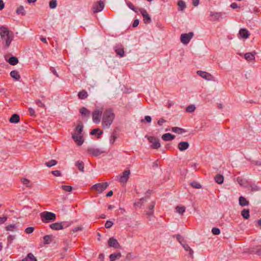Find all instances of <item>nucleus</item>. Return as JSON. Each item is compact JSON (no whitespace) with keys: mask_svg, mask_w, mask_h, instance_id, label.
Wrapping results in <instances>:
<instances>
[{"mask_svg":"<svg viewBox=\"0 0 261 261\" xmlns=\"http://www.w3.org/2000/svg\"><path fill=\"white\" fill-rule=\"evenodd\" d=\"M223 14L221 12L211 13V15L214 17L216 20H219L220 18H221L223 16Z\"/></svg>","mask_w":261,"mask_h":261,"instance_id":"nucleus-36","label":"nucleus"},{"mask_svg":"<svg viewBox=\"0 0 261 261\" xmlns=\"http://www.w3.org/2000/svg\"><path fill=\"white\" fill-rule=\"evenodd\" d=\"M193 36L194 34L193 32H190L188 34H182L180 36L181 42L184 44H187L193 38Z\"/></svg>","mask_w":261,"mask_h":261,"instance_id":"nucleus-7","label":"nucleus"},{"mask_svg":"<svg viewBox=\"0 0 261 261\" xmlns=\"http://www.w3.org/2000/svg\"><path fill=\"white\" fill-rule=\"evenodd\" d=\"M166 122V120L164 119L163 118L160 119L158 121V124L160 126H162L163 124V123H165Z\"/></svg>","mask_w":261,"mask_h":261,"instance_id":"nucleus-60","label":"nucleus"},{"mask_svg":"<svg viewBox=\"0 0 261 261\" xmlns=\"http://www.w3.org/2000/svg\"><path fill=\"white\" fill-rule=\"evenodd\" d=\"M61 188L65 192H71L72 190V187L70 186L63 185L61 186Z\"/></svg>","mask_w":261,"mask_h":261,"instance_id":"nucleus-42","label":"nucleus"},{"mask_svg":"<svg viewBox=\"0 0 261 261\" xmlns=\"http://www.w3.org/2000/svg\"><path fill=\"white\" fill-rule=\"evenodd\" d=\"M113 224V223L112 221L108 220L106 222L105 226L106 228H110L112 226Z\"/></svg>","mask_w":261,"mask_h":261,"instance_id":"nucleus-52","label":"nucleus"},{"mask_svg":"<svg viewBox=\"0 0 261 261\" xmlns=\"http://www.w3.org/2000/svg\"><path fill=\"white\" fill-rule=\"evenodd\" d=\"M11 76L15 80H18L20 78V76L19 74L18 71L16 70H13L10 72Z\"/></svg>","mask_w":261,"mask_h":261,"instance_id":"nucleus-31","label":"nucleus"},{"mask_svg":"<svg viewBox=\"0 0 261 261\" xmlns=\"http://www.w3.org/2000/svg\"><path fill=\"white\" fill-rule=\"evenodd\" d=\"M88 95L87 92L85 90H82V91H80L78 94L79 98L82 99L86 98L87 97Z\"/></svg>","mask_w":261,"mask_h":261,"instance_id":"nucleus-34","label":"nucleus"},{"mask_svg":"<svg viewBox=\"0 0 261 261\" xmlns=\"http://www.w3.org/2000/svg\"><path fill=\"white\" fill-rule=\"evenodd\" d=\"M212 232L214 234L218 235V234H220V230L218 228L214 227L212 228Z\"/></svg>","mask_w":261,"mask_h":261,"instance_id":"nucleus-49","label":"nucleus"},{"mask_svg":"<svg viewBox=\"0 0 261 261\" xmlns=\"http://www.w3.org/2000/svg\"><path fill=\"white\" fill-rule=\"evenodd\" d=\"M182 245L186 251H189V254L190 256L193 257V251L192 250L190 247L186 244H183Z\"/></svg>","mask_w":261,"mask_h":261,"instance_id":"nucleus-35","label":"nucleus"},{"mask_svg":"<svg viewBox=\"0 0 261 261\" xmlns=\"http://www.w3.org/2000/svg\"><path fill=\"white\" fill-rule=\"evenodd\" d=\"M237 181L241 186H244L245 184V180L241 177H238L237 178Z\"/></svg>","mask_w":261,"mask_h":261,"instance_id":"nucleus-51","label":"nucleus"},{"mask_svg":"<svg viewBox=\"0 0 261 261\" xmlns=\"http://www.w3.org/2000/svg\"><path fill=\"white\" fill-rule=\"evenodd\" d=\"M116 139V137L115 135H113L110 138V142L111 144H113L114 143L115 140Z\"/></svg>","mask_w":261,"mask_h":261,"instance_id":"nucleus-57","label":"nucleus"},{"mask_svg":"<svg viewBox=\"0 0 261 261\" xmlns=\"http://www.w3.org/2000/svg\"><path fill=\"white\" fill-rule=\"evenodd\" d=\"M16 13L17 15H21L23 16L25 14V12L23 6H20L18 7L16 11Z\"/></svg>","mask_w":261,"mask_h":261,"instance_id":"nucleus-29","label":"nucleus"},{"mask_svg":"<svg viewBox=\"0 0 261 261\" xmlns=\"http://www.w3.org/2000/svg\"><path fill=\"white\" fill-rule=\"evenodd\" d=\"M108 244L110 247L118 248L120 247V244L117 240L113 237L110 238L108 241Z\"/></svg>","mask_w":261,"mask_h":261,"instance_id":"nucleus-14","label":"nucleus"},{"mask_svg":"<svg viewBox=\"0 0 261 261\" xmlns=\"http://www.w3.org/2000/svg\"><path fill=\"white\" fill-rule=\"evenodd\" d=\"M148 139L149 142L151 143V147L153 149H158L161 147V144L159 141V139L154 137H148L145 136Z\"/></svg>","mask_w":261,"mask_h":261,"instance_id":"nucleus-6","label":"nucleus"},{"mask_svg":"<svg viewBox=\"0 0 261 261\" xmlns=\"http://www.w3.org/2000/svg\"><path fill=\"white\" fill-rule=\"evenodd\" d=\"M189 144L188 142H180L178 145V148L180 151H184L188 148Z\"/></svg>","mask_w":261,"mask_h":261,"instance_id":"nucleus-19","label":"nucleus"},{"mask_svg":"<svg viewBox=\"0 0 261 261\" xmlns=\"http://www.w3.org/2000/svg\"><path fill=\"white\" fill-rule=\"evenodd\" d=\"M162 138L165 141H169L173 140L175 138V136L170 133H166L162 136Z\"/></svg>","mask_w":261,"mask_h":261,"instance_id":"nucleus-20","label":"nucleus"},{"mask_svg":"<svg viewBox=\"0 0 261 261\" xmlns=\"http://www.w3.org/2000/svg\"><path fill=\"white\" fill-rule=\"evenodd\" d=\"M7 219V217L6 216H4L3 217H0V224L5 223Z\"/></svg>","mask_w":261,"mask_h":261,"instance_id":"nucleus-61","label":"nucleus"},{"mask_svg":"<svg viewBox=\"0 0 261 261\" xmlns=\"http://www.w3.org/2000/svg\"><path fill=\"white\" fill-rule=\"evenodd\" d=\"M14 239H15V237L14 236H11V235L9 236L8 237V238H7V240H8V244H11Z\"/></svg>","mask_w":261,"mask_h":261,"instance_id":"nucleus-55","label":"nucleus"},{"mask_svg":"<svg viewBox=\"0 0 261 261\" xmlns=\"http://www.w3.org/2000/svg\"><path fill=\"white\" fill-rule=\"evenodd\" d=\"M191 186L196 189H200L201 188V185L197 181H193L191 184Z\"/></svg>","mask_w":261,"mask_h":261,"instance_id":"nucleus-44","label":"nucleus"},{"mask_svg":"<svg viewBox=\"0 0 261 261\" xmlns=\"http://www.w3.org/2000/svg\"><path fill=\"white\" fill-rule=\"evenodd\" d=\"M80 112L83 116L88 117L90 116V112L85 107H82L80 110Z\"/></svg>","mask_w":261,"mask_h":261,"instance_id":"nucleus-23","label":"nucleus"},{"mask_svg":"<svg viewBox=\"0 0 261 261\" xmlns=\"http://www.w3.org/2000/svg\"><path fill=\"white\" fill-rule=\"evenodd\" d=\"M104 8V3L101 1H99L95 3L93 6V12L98 13L102 10Z\"/></svg>","mask_w":261,"mask_h":261,"instance_id":"nucleus-9","label":"nucleus"},{"mask_svg":"<svg viewBox=\"0 0 261 261\" xmlns=\"http://www.w3.org/2000/svg\"><path fill=\"white\" fill-rule=\"evenodd\" d=\"M258 248L256 249L255 251H253V252H255L257 254H261V246L257 247Z\"/></svg>","mask_w":261,"mask_h":261,"instance_id":"nucleus-64","label":"nucleus"},{"mask_svg":"<svg viewBox=\"0 0 261 261\" xmlns=\"http://www.w3.org/2000/svg\"><path fill=\"white\" fill-rule=\"evenodd\" d=\"M36 103L40 107H45V105L43 103H42L40 100H36Z\"/></svg>","mask_w":261,"mask_h":261,"instance_id":"nucleus-58","label":"nucleus"},{"mask_svg":"<svg viewBox=\"0 0 261 261\" xmlns=\"http://www.w3.org/2000/svg\"><path fill=\"white\" fill-rule=\"evenodd\" d=\"M177 5L181 11H182L186 8L185 3L181 0L178 2Z\"/></svg>","mask_w":261,"mask_h":261,"instance_id":"nucleus-41","label":"nucleus"},{"mask_svg":"<svg viewBox=\"0 0 261 261\" xmlns=\"http://www.w3.org/2000/svg\"><path fill=\"white\" fill-rule=\"evenodd\" d=\"M21 261H37V259L32 253H29Z\"/></svg>","mask_w":261,"mask_h":261,"instance_id":"nucleus-21","label":"nucleus"},{"mask_svg":"<svg viewBox=\"0 0 261 261\" xmlns=\"http://www.w3.org/2000/svg\"><path fill=\"white\" fill-rule=\"evenodd\" d=\"M21 182L23 185H25L27 187H31V186H30L29 185L30 182V181L29 179H28L27 178H22Z\"/></svg>","mask_w":261,"mask_h":261,"instance_id":"nucleus-47","label":"nucleus"},{"mask_svg":"<svg viewBox=\"0 0 261 261\" xmlns=\"http://www.w3.org/2000/svg\"><path fill=\"white\" fill-rule=\"evenodd\" d=\"M144 120H145L147 123H150L151 121V118L149 116H146L144 118V119H142L141 121L144 122Z\"/></svg>","mask_w":261,"mask_h":261,"instance_id":"nucleus-54","label":"nucleus"},{"mask_svg":"<svg viewBox=\"0 0 261 261\" xmlns=\"http://www.w3.org/2000/svg\"><path fill=\"white\" fill-rule=\"evenodd\" d=\"M83 129V123L80 121L79 122L77 125L76 126L74 133H76L77 134L81 135Z\"/></svg>","mask_w":261,"mask_h":261,"instance_id":"nucleus-22","label":"nucleus"},{"mask_svg":"<svg viewBox=\"0 0 261 261\" xmlns=\"http://www.w3.org/2000/svg\"><path fill=\"white\" fill-rule=\"evenodd\" d=\"M29 112L32 116H35V111L34 109L30 108L29 109Z\"/></svg>","mask_w":261,"mask_h":261,"instance_id":"nucleus-59","label":"nucleus"},{"mask_svg":"<svg viewBox=\"0 0 261 261\" xmlns=\"http://www.w3.org/2000/svg\"><path fill=\"white\" fill-rule=\"evenodd\" d=\"M195 110V107L193 105L188 106L186 108V112L192 113Z\"/></svg>","mask_w":261,"mask_h":261,"instance_id":"nucleus-43","label":"nucleus"},{"mask_svg":"<svg viewBox=\"0 0 261 261\" xmlns=\"http://www.w3.org/2000/svg\"><path fill=\"white\" fill-rule=\"evenodd\" d=\"M49 7L51 9H55L57 7V1L51 0L49 2Z\"/></svg>","mask_w":261,"mask_h":261,"instance_id":"nucleus-45","label":"nucleus"},{"mask_svg":"<svg viewBox=\"0 0 261 261\" xmlns=\"http://www.w3.org/2000/svg\"><path fill=\"white\" fill-rule=\"evenodd\" d=\"M121 256L120 252L111 254L110 255V261H115L116 259H119Z\"/></svg>","mask_w":261,"mask_h":261,"instance_id":"nucleus-27","label":"nucleus"},{"mask_svg":"<svg viewBox=\"0 0 261 261\" xmlns=\"http://www.w3.org/2000/svg\"><path fill=\"white\" fill-rule=\"evenodd\" d=\"M239 201L240 205L242 206H245L249 205V201L243 196L240 197Z\"/></svg>","mask_w":261,"mask_h":261,"instance_id":"nucleus-24","label":"nucleus"},{"mask_svg":"<svg viewBox=\"0 0 261 261\" xmlns=\"http://www.w3.org/2000/svg\"><path fill=\"white\" fill-rule=\"evenodd\" d=\"M198 75L202 77L203 79L207 81H211L213 80V76L210 73L205 71L198 70L197 71Z\"/></svg>","mask_w":261,"mask_h":261,"instance_id":"nucleus-11","label":"nucleus"},{"mask_svg":"<svg viewBox=\"0 0 261 261\" xmlns=\"http://www.w3.org/2000/svg\"><path fill=\"white\" fill-rule=\"evenodd\" d=\"M155 203L154 201H151L150 202L148 206V210L145 212V214L146 215L149 217L153 215L154 212L153 209L155 206Z\"/></svg>","mask_w":261,"mask_h":261,"instance_id":"nucleus-17","label":"nucleus"},{"mask_svg":"<svg viewBox=\"0 0 261 261\" xmlns=\"http://www.w3.org/2000/svg\"><path fill=\"white\" fill-rule=\"evenodd\" d=\"M99 131L100 129L99 128L94 129L91 132L90 134L91 135H96Z\"/></svg>","mask_w":261,"mask_h":261,"instance_id":"nucleus-62","label":"nucleus"},{"mask_svg":"<svg viewBox=\"0 0 261 261\" xmlns=\"http://www.w3.org/2000/svg\"><path fill=\"white\" fill-rule=\"evenodd\" d=\"M41 220L44 223H49L54 221L56 219V215L55 213L45 211L40 214Z\"/></svg>","mask_w":261,"mask_h":261,"instance_id":"nucleus-3","label":"nucleus"},{"mask_svg":"<svg viewBox=\"0 0 261 261\" xmlns=\"http://www.w3.org/2000/svg\"><path fill=\"white\" fill-rule=\"evenodd\" d=\"M129 170H125L122 173V175L120 176V182L122 184H125L129 178Z\"/></svg>","mask_w":261,"mask_h":261,"instance_id":"nucleus-16","label":"nucleus"},{"mask_svg":"<svg viewBox=\"0 0 261 261\" xmlns=\"http://www.w3.org/2000/svg\"><path fill=\"white\" fill-rule=\"evenodd\" d=\"M127 6L130 9H132L133 11H134L135 12H137L136 8L135 7V6L133 5V4L132 3L128 2L127 3Z\"/></svg>","mask_w":261,"mask_h":261,"instance_id":"nucleus-53","label":"nucleus"},{"mask_svg":"<svg viewBox=\"0 0 261 261\" xmlns=\"http://www.w3.org/2000/svg\"><path fill=\"white\" fill-rule=\"evenodd\" d=\"M66 223L65 222H57L54 223L50 225V227L53 229V230H61L63 229L64 227H68L70 224H69L68 225H66Z\"/></svg>","mask_w":261,"mask_h":261,"instance_id":"nucleus-8","label":"nucleus"},{"mask_svg":"<svg viewBox=\"0 0 261 261\" xmlns=\"http://www.w3.org/2000/svg\"><path fill=\"white\" fill-rule=\"evenodd\" d=\"M16 227L15 224H10L8 225L6 227V229L7 230L9 231H13L14 228Z\"/></svg>","mask_w":261,"mask_h":261,"instance_id":"nucleus-48","label":"nucleus"},{"mask_svg":"<svg viewBox=\"0 0 261 261\" xmlns=\"http://www.w3.org/2000/svg\"><path fill=\"white\" fill-rule=\"evenodd\" d=\"M72 138L77 145H81L83 143L84 140L83 136L81 135H79L76 133H73L72 134Z\"/></svg>","mask_w":261,"mask_h":261,"instance_id":"nucleus-12","label":"nucleus"},{"mask_svg":"<svg viewBox=\"0 0 261 261\" xmlns=\"http://www.w3.org/2000/svg\"><path fill=\"white\" fill-rule=\"evenodd\" d=\"M8 62L10 65H15L18 63V60L15 57H12L9 58Z\"/></svg>","mask_w":261,"mask_h":261,"instance_id":"nucleus-32","label":"nucleus"},{"mask_svg":"<svg viewBox=\"0 0 261 261\" xmlns=\"http://www.w3.org/2000/svg\"><path fill=\"white\" fill-rule=\"evenodd\" d=\"M114 49L116 54L120 57H122L124 54V48L121 45L116 46Z\"/></svg>","mask_w":261,"mask_h":261,"instance_id":"nucleus-18","label":"nucleus"},{"mask_svg":"<svg viewBox=\"0 0 261 261\" xmlns=\"http://www.w3.org/2000/svg\"><path fill=\"white\" fill-rule=\"evenodd\" d=\"M215 180L218 184H222L224 181L223 176L221 174H217L215 177Z\"/></svg>","mask_w":261,"mask_h":261,"instance_id":"nucleus-28","label":"nucleus"},{"mask_svg":"<svg viewBox=\"0 0 261 261\" xmlns=\"http://www.w3.org/2000/svg\"><path fill=\"white\" fill-rule=\"evenodd\" d=\"M175 210L176 211V212H177L181 215H182L185 212L186 208L184 206H177L175 207Z\"/></svg>","mask_w":261,"mask_h":261,"instance_id":"nucleus-37","label":"nucleus"},{"mask_svg":"<svg viewBox=\"0 0 261 261\" xmlns=\"http://www.w3.org/2000/svg\"><path fill=\"white\" fill-rule=\"evenodd\" d=\"M83 227L82 226H79L75 227L72 228V229L71 230V231L73 233H75V232H76L79 231H82V230H83Z\"/></svg>","mask_w":261,"mask_h":261,"instance_id":"nucleus-46","label":"nucleus"},{"mask_svg":"<svg viewBox=\"0 0 261 261\" xmlns=\"http://www.w3.org/2000/svg\"><path fill=\"white\" fill-rule=\"evenodd\" d=\"M139 11L143 16L144 23L146 24L149 23L151 19L147 11L144 9H140Z\"/></svg>","mask_w":261,"mask_h":261,"instance_id":"nucleus-13","label":"nucleus"},{"mask_svg":"<svg viewBox=\"0 0 261 261\" xmlns=\"http://www.w3.org/2000/svg\"><path fill=\"white\" fill-rule=\"evenodd\" d=\"M115 117V115L112 109H107L103 113L101 125L104 129H108L111 125Z\"/></svg>","mask_w":261,"mask_h":261,"instance_id":"nucleus-1","label":"nucleus"},{"mask_svg":"<svg viewBox=\"0 0 261 261\" xmlns=\"http://www.w3.org/2000/svg\"><path fill=\"white\" fill-rule=\"evenodd\" d=\"M0 36L2 39L5 42L6 47H9L13 39L12 33H11L6 27L2 26L0 27Z\"/></svg>","mask_w":261,"mask_h":261,"instance_id":"nucleus-2","label":"nucleus"},{"mask_svg":"<svg viewBox=\"0 0 261 261\" xmlns=\"http://www.w3.org/2000/svg\"><path fill=\"white\" fill-rule=\"evenodd\" d=\"M250 35V33L246 29H241L240 30L238 37L240 39H247Z\"/></svg>","mask_w":261,"mask_h":261,"instance_id":"nucleus-15","label":"nucleus"},{"mask_svg":"<svg viewBox=\"0 0 261 261\" xmlns=\"http://www.w3.org/2000/svg\"><path fill=\"white\" fill-rule=\"evenodd\" d=\"M75 166L78 168L80 171L83 172L84 171V163L82 161H78L76 163Z\"/></svg>","mask_w":261,"mask_h":261,"instance_id":"nucleus-33","label":"nucleus"},{"mask_svg":"<svg viewBox=\"0 0 261 261\" xmlns=\"http://www.w3.org/2000/svg\"><path fill=\"white\" fill-rule=\"evenodd\" d=\"M109 183L107 182H101L95 184L91 187L92 190L96 191L97 193H102L108 187Z\"/></svg>","mask_w":261,"mask_h":261,"instance_id":"nucleus-5","label":"nucleus"},{"mask_svg":"<svg viewBox=\"0 0 261 261\" xmlns=\"http://www.w3.org/2000/svg\"><path fill=\"white\" fill-rule=\"evenodd\" d=\"M51 173L55 176H60L61 175V172L59 170L53 171Z\"/></svg>","mask_w":261,"mask_h":261,"instance_id":"nucleus-56","label":"nucleus"},{"mask_svg":"<svg viewBox=\"0 0 261 261\" xmlns=\"http://www.w3.org/2000/svg\"><path fill=\"white\" fill-rule=\"evenodd\" d=\"M102 111V108H96L93 110L92 112V119L95 123L98 124L100 122L102 114H103Z\"/></svg>","mask_w":261,"mask_h":261,"instance_id":"nucleus-4","label":"nucleus"},{"mask_svg":"<svg viewBox=\"0 0 261 261\" xmlns=\"http://www.w3.org/2000/svg\"><path fill=\"white\" fill-rule=\"evenodd\" d=\"M57 164V162L55 160H51V161L46 162L45 165L47 167H51L53 166L56 165Z\"/></svg>","mask_w":261,"mask_h":261,"instance_id":"nucleus-40","label":"nucleus"},{"mask_svg":"<svg viewBox=\"0 0 261 261\" xmlns=\"http://www.w3.org/2000/svg\"><path fill=\"white\" fill-rule=\"evenodd\" d=\"M87 152L91 156H97L102 154L103 151L98 148L90 147L87 149Z\"/></svg>","mask_w":261,"mask_h":261,"instance_id":"nucleus-10","label":"nucleus"},{"mask_svg":"<svg viewBox=\"0 0 261 261\" xmlns=\"http://www.w3.org/2000/svg\"><path fill=\"white\" fill-rule=\"evenodd\" d=\"M172 132L178 134H181L185 132V130L184 129L178 127H172Z\"/></svg>","mask_w":261,"mask_h":261,"instance_id":"nucleus-38","label":"nucleus"},{"mask_svg":"<svg viewBox=\"0 0 261 261\" xmlns=\"http://www.w3.org/2000/svg\"><path fill=\"white\" fill-rule=\"evenodd\" d=\"M19 116L16 114H14L12 115L9 121L11 123H17L19 122Z\"/></svg>","mask_w":261,"mask_h":261,"instance_id":"nucleus-26","label":"nucleus"},{"mask_svg":"<svg viewBox=\"0 0 261 261\" xmlns=\"http://www.w3.org/2000/svg\"><path fill=\"white\" fill-rule=\"evenodd\" d=\"M254 54L252 53H247L244 55V58L247 61L254 60L255 59Z\"/></svg>","mask_w":261,"mask_h":261,"instance_id":"nucleus-25","label":"nucleus"},{"mask_svg":"<svg viewBox=\"0 0 261 261\" xmlns=\"http://www.w3.org/2000/svg\"><path fill=\"white\" fill-rule=\"evenodd\" d=\"M34 230V228L33 227H27L25 229V233H28V234H30L31 233H32Z\"/></svg>","mask_w":261,"mask_h":261,"instance_id":"nucleus-50","label":"nucleus"},{"mask_svg":"<svg viewBox=\"0 0 261 261\" xmlns=\"http://www.w3.org/2000/svg\"><path fill=\"white\" fill-rule=\"evenodd\" d=\"M51 236L46 235L44 237V244H48L51 242Z\"/></svg>","mask_w":261,"mask_h":261,"instance_id":"nucleus-39","label":"nucleus"},{"mask_svg":"<svg viewBox=\"0 0 261 261\" xmlns=\"http://www.w3.org/2000/svg\"><path fill=\"white\" fill-rule=\"evenodd\" d=\"M241 215L245 219H249V218L250 217L249 210H248V209H244L241 212Z\"/></svg>","mask_w":261,"mask_h":261,"instance_id":"nucleus-30","label":"nucleus"},{"mask_svg":"<svg viewBox=\"0 0 261 261\" xmlns=\"http://www.w3.org/2000/svg\"><path fill=\"white\" fill-rule=\"evenodd\" d=\"M139 21L138 19H136L133 22V27L134 28H135V27H137L138 25H139Z\"/></svg>","mask_w":261,"mask_h":261,"instance_id":"nucleus-63","label":"nucleus"}]
</instances>
